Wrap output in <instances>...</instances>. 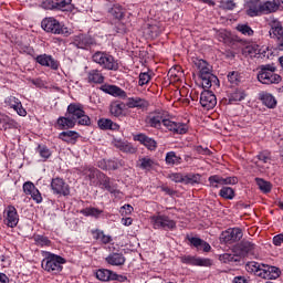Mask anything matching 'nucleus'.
Segmentation results:
<instances>
[{
  "label": "nucleus",
  "instance_id": "f257e3e1",
  "mask_svg": "<svg viewBox=\"0 0 283 283\" xmlns=\"http://www.w3.org/2000/svg\"><path fill=\"white\" fill-rule=\"evenodd\" d=\"M193 63L199 70L203 90H209L212 85L220 87V80H218V76L211 73V65H209L207 61L196 59Z\"/></svg>",
  "mask_w": 283,
  "mask_h": 283
},
{
  "label": "nucleus",
  "instance_id": "f03ea898",
  "mask_svg": "<svg viewBox=\"0 0 283 283\" xmlns=\"http://www.w3.org/2000/svg\"><path fill=\"white\" fill-rule=\"evenodd\" d=\"M275 66L271 64H265L260 66V71L256 75L259 83L263 85H277L282 82V76L275 73Z\"/></svg>",
  "mask_w": 283,
  "mask_h": 283
},
{
  "label": "nucleus",
  "instance_id": "7ed1b4c3",
  "mask_svg": "<svg viewBox=\"0 0 283 283\" xmlns=\"http://www.w3.org/2000/svg\"><path fill=\"white\" fill-rule=\"evenodd\" d=\"M93 63L101 65L103 70H108L111 72H118L119 65L118 61L114 59V55H111L107 52L97 51L92 55Z\"/></svg>",
  "mask_w": 283,
  "mask_h": 283
},
{
  "label": "nucleus",
  "instance_id": "20e7f679",
  "mask_svg": "<svg viewBox=\"0 0 283 283\" xmlns=\"http://www.w3.org/2000/svg\"><path fill=\"white\" fill-rule=\"evenodd\" d=\"M65 259L60 255L48 253V255L42 260V269L48 271V273H61L63 271V265L65 264Z\"/></svg>",
  "mask_w": 283,
  "mask_h": 283
},
{
  "label": "nucleus",
  "instance_id": "39448f33",
  "mask_svg": "<svg viewBox=\"0 0 283 283\" xmlns=\"http://www.w3.org/2000/svg\"><path fill=\"white\" fill-rule=\"evenodd\" d=\"M41 28L44 32H49L50 34H67V28L61 24L59 20L54 18H45L41 22Z\"/></svg>",
  "mask_w": 283,
  "mask_h": 283
},
{
  "label": "nucleus",
  "instance_id": "423d86ee",
  "mask_svg": "<svg viewBox=\"0 0 283 283\" xmlns=\"http://www.w3.org/2000/svg\"><path fill=\"white\" fill-rule=\"evenodd\" d=\"M150 222L154 229H169L170 231L176 229V222L168 216L157 212L150 217Z\"/></svg>",
  "mask_w": 283,
  "mask_h": 283
},
{
  "label": "nucleus",
  "instance_id": "0eeeda50",
  "mask_svg": "<svg viewBox=\"0 0 283 283\" xmlns=\"http://www.w3.org/2000/svg\"><path fill=\"white\" fill-rule=\"evenodd\" d=\"M242 235V229L231 228L221 233L220 242H223L224 244H233V242H240Z\"/></svg>",
  "mask_w": 283,
  "mask_h": 283
},
{
  "label": "nucleus",
  "instance_id": "6e6552de",
  "mask_svg": "<svg viewBox=\"0 0 283 283\" xmlns=\"http://www.w3.org/2000/svg\"><path fill=\"white\" fill-rule=\"evenodd\" d=\"M208 182L212 189H220L224 185H238V177L223 178L220 175H212L208 178Z\"/></svg>",
  "mask_w": 283,
  "mask_h": 283
},
{
  "label": "nucleus",
  "instance_id": "1a4fd4ad",
  "mask_svg": "<svg viewBox=\"0 0 283 283\" xmlns=\"http://www.w3.org/2000/svg\"><path fill=\"white\" fill-rule=\"evenodd\" d=\"M271 39H276V48L280 52H283V27L280 22H272L270 29Z\"/></svg>",
  "mask_w": 283,
  "mask_h": 283
},
{
  "label": "nucleus",
  "instance_id": "9d476101",
  "mask_svg": "<svg viewBox=\"0 0 283 283\" xmlns=\"http://www.w3.org/2000/svg\"><path fill=\"white\" fill-rule=\"evenodd\" d=\"M163 125L166 127V129H168V132H172V134L182 135L189 132V126L185 123L174 122L165 118L163 119Z\"/></svg>",
  "mask_w": 283,
  "mask_h": 283
},
{
  "label": "nucleus",
  "instance_id": "9b49d317",
  "mask_svg": "<svg viewBox=\"0 0 283 283\" xmlns=\"http://www.w3.org/2000/svg\"><path fill=\"white\" fill-rule=\"evenodd\" d=\"M51 189L56 196H70V185L62 178H54L51 181Z\"/></svg>",
  "mask_w": 283,
  "mask_h": 283
},
{
  "label": "nucleus",
  "instance_id": "f8f14e48",
  "mask_svg": "<svg viewBox=\"0 0 283 283\" xmlns=\"http://www.w3.org/2000/svg\"><path fill=\"white\" fill-rule=\"evenodd\" d=\"M180 262L182 264H189L190 266H211V264H213L211 259L197 258L193 255H182L180 256Z\"/></svg>",
  "mask_w": 283,
  "mask_h": 283
},
{
  "label": "nucleus",
  "instance_id": "ddd939ff",
  "mask_svg": "<svg viewBox=\"0 0 283 283\" xmlns=\"http://www.w3.org/2000/svg\"><path fill=\"white\" fill-rule=\"evenodd\" d=\"M200 105L206 109H213V107L218 105V98L216 97V94L209 90H203L200 95Z\"/></svg>",
  "mask_w": 283,
  "mask_h": 283
},
{
  "label": "nucleus",
  "instance_id": "4468645a",
  "mask_svg": "<svg viewBox=\"0 0 283 283\" xmlns=\"http://www.w3.org/2000/svg\"><path fill=\"white\" fill-rule=\"evenodd\" d=\"M189 242V247L196 249L197 251H203V253H209L211 251V244L209 242L198 238V237H186Z\"/></svg>",
  "mask_w": 283,
  "mask_h": 283
},
{
  "label": "nucleus",
  "instance_id": "2eb2a0df",
  "mask_svg": "<svg viewBox=\"0 0 283 283\" xmlns=\"http://www.w3.org/2000/svg\"><path fill=\"white\" fill-rule=\"evenodd\" d=\"M35 62L39 63V65H42V67H50V70H59L61 66V63H59L57 60L48 54L38 55Z\"/></svg>",
  "mask_w": 283,
  "mask_h": 283
},
{
  "label": "nucleus",
  "instance_id": "dca6fc26",
  "mask_svg": "<svg viewBox=\"0 0 283 283\" xmlns=\"http://www.w3.org/2000/svg\"><path fill=\"white\" fill-rule=\"evenodd\" d=\"M280 275H282L280 268L266 264H263L262 272L259 273V277L262 280H277Z\"/></svg>",
  "mask_w": 283,
  "mask_h": 283
},
{
  "label": "nucleus",
  "instance_id": "f3484780",
  "mask_svg": "<svg viewBox=\"0 0 283 283\" xmlns=\"http://www.w3.org/2000/svg\"><path fill=\"white\" fill-rule=\"evenodd\" d=\"M163 120H165V112L163 111H156L146 117V124L154 129H160Z\"/></svg>",
  "mask_w": 283,
  "mask_h": 283
},
{
  "label": "nucleus",
  "instance_id": "a211bd4d",
  "mask_svg": "<svg viewBox=\"0 0 283 283\" xmlns=\"http://www.w3.org/2000/svg\"><path fill=\"white\" fill-rule=\"evenodd\" d=\"M74 45L80 50H87L91 45H96V40L92 35L80 34L75 36Z\"/></svg>",
  "mask_w": 283,
  "mask_h": 283
},
{
  "label": "nucleus",
  "instance_id": "6ab92c4d",
  "mask_svg": "<svg viewBox=\"0 0 283 283\" xmlns=\"http://www.w3.org/2000/svg\"><path fill=\"white\" fill-rule=\"evenodd\" d=\"M102 92L105 94H109L111 96H118L119 98H127V93L123 91V88L116 85L104 84L99 87Z\"/></svg>",
  "mask_w": 283,
  "mask_h": 283
},
{
  "label": "nucleus",
  "instance_id": "aec40b11",
  "mask_svg": "<svg viewBox=\"0 0 283 283\" xmlns=\"http://www.w3.org/2000/svg\"><path fill=\"white\" fill-rule=\"evenodd\" d=\"M113 145L116 147V149L123 151V154H136L137 151L136 147H134V145L127 140L114 139Z\"/></svg>",
  "mask_w": 283,
  "mask_h": 283
},
{
  "label": "nucleus",
  "instance_id": "412c9836",
  "mask_svg": "<svg viewBox=\"0 0 283 283\" xmlns=\"http://www.w3.org/2000/svg\"><path fill=\"white\" fill-rule=\"evenodd\" d=\"M7 227L14 229L19 224V213L17 212V208L14 206H8L7 210Z\"/></svg>",
  "mask_w": 283,
  "mask_h": 283
},
{
  "label": "nucleus",
  "instance_id": "4be33fe9",
  "mask_svg": "<svg viewBox=\"0 0 283 283\" xmlns=\"http://www.w3.org/2000/svg\"><path fill=\"white\" fill-rule=\"evenodd\" d=\"M99 185L108 191V193H120V190H118V186L115 184H112L109 177H107L105 174L99 172Z\"/></svg>",
  "mask_w": 283,
  "mask_h": 283
},
{
  "label": "nucleus",
  "instance_id": "5701e85b",
  "mask_svg": "<svg viewBox=\"0 0 283 283\" xmlns=\"http://www.w3.org/2000/svg\"><path fill=\"white\" fill-rule=\"evenodd\" d=\"M105 262L111 264V266H123L126 262V259L123 253L113 252L105 258Z\"/></svg>",
  "mask_w": 283,
  "mask_h": 283
},
{
  "label": "nucleus",
  "instance_id": "b1692460",
  "mask_svg": "<svg viewBox=\"0 0 283 283\" xmlns=\"http://www.w3.org/2000/svg\"><path fill=\"white\" fill-rule=\"evenodd\" d=\"M248 17H260L262 14V2L260 0H250L247 9Z\"/></svg>",
  "mask_w": 283,
  "mask_h": 283
},
{
  "label": "nucleus",
  "instance_id": "393cba45",
  "mask_svg": "<svg viewBox=\"0 0 283 283\" xmlns=\"http://www.w3.org/2000/svg\"><path fill=\"white\" fill-rule=\"evenodd\" d=\"M67 114L76 123L85 114V111L81 104H70L67 106Z\"/></svg>",
  "mask_w": 283,
  "mask_h": 283
},
{
  "label": "nucleus",
  "instance_id": "a878e982",
  "mask_svg": "<svg viewBox=\"0 0 283 283\" xmlns=\"http://www.w3.org/2000/svg\"><path fill=\"white\" fill-rule=\"evenodd\" d=\"M88 83H94L95 85H103L105 83V76L98 69L88 71L87 73Z\"/></svg>",
  "mask_w": 283,
  "mask_h": 283
},
{
  "label": "nucleus",
  "instance_id": "bb28decb",
  "mask_svg": "<svg viewBox=\"0 0 283 283\" xmlns=\"http://www.w3.org/2000/svg\"><path fill=\"white\" fill-rule=\"evenodd\" d=\"M7 103L19 114V116H27L28 112L25 108H23V104H21V101L14 96H10L7 99Z\"/></svg>",
  "mask_w": 283,
  "mask_h": 283
},
{
  "label": "nucleus",
  "instance_id": "cd10ccee",
  "mask_svg": "<svg viewBox=\"0 0 283 283\" xmlns=\"http://www.w3.org/2000/svg\"><path fill=\"white\" fill-rule=\"evenodd\" d=\"M136 140H138V143H140L142 145H145L149 149V151H156V148L158 147L156 139L145 134L137 135Z\"/></svg>",
  "mask_w": 283,
  "mask_h": 283
},
{
  "label": "nucleus",
  "instance_id": "c85d7f7f",
  "mask_svg": "<svg viewBox=\"0 0 283 283\" xmlns=\"http://www.w3.org/2000/svg\"><path fill=\"white\" fill-rule=\"evenodd\" d=\"M259 98L269 109H275L277 107V99L271 93H260Z\"/></svg>",
  "mask_w": 283,
  "mask_h": 283
},
{
  "label": "nucleus",
  "instance_id": "c756f323",
  "mask_svg": "<svg viewBox=\"0 0 283 283\" xmlns=\"http://www.w3.org/2000/svg\"><path fill=\"white\" fill-rule=\"evenodd\" d=\"M255 243L253 241H249L243 239L240 243H238L237 249L241 252V255H248V253H253L255 251Z\"/></svg>",
  "mask_w": 283,
  "mask_h": 283
},
{
  "label": "nucleus",
  "instance_id": "7c9ffc66",
  "mask_svg": "<svg viewBox=\"0 0 283 283\" xmlns=\"http://www.w3.org/2000/svg\"><path fill=\"white\" fill-rule=\"evenodd\" d=\"M59 138L70 145H76V140H78V133L75 130L62 132L59 134Z\"/></svg>",
  "mask_w": 283,
  "mask_h": 283
},
{
  "label": "nucleus",
  "instance_id": "2f4dec72",
  "mask_svg": "<svg viewBox=\"0 0 283 283\" xmlns=\"http://www.w3.org/2000/svg\"><path fill=\"white\" fill-rule=\"evenodd\" d=\"M97 125L99 129L104 130L111 129L112 132H118L120 129V125L114 123L109 118H99Z\"/></svg>",
  "mask_w": 283,
  "mask_h": 283
},
{
  "label": "nucleus",
  "instance_id": "473e14b6",
  "mask_svg": "<svg viewBox=\"0 0 283 283\" xmlns=\"http://www.w3.org/2000/svg\"><path fill=\"white\" fill-rule=\"evenodd\" d=\"M127 106L130 109H134L135 107H137L138 109H146V107H149V102L140 97H130L128 98Z\"/></svg>",
  "mask_w": 283,
  "mask_h": 283
},
{
  "label": "nucleus",
  "instance_id": "72a5a7b5",
  "mask_svg": "<svg viewBox=\"0 0 283 283\" xmlns=\"http://www.w3.org/2000/svg\"><path fill=\"white\" fill-rule=\"evenodd\" d=\"M126 107L127 105L125 103L116 101L111 103L109 112L112 116H115L116 118H118L123 116Z\"/></svg>",
  "mask_w": 283,
  "mask_h": 283
},
{
  "label": "nucleus",
  "instance_id": "f704fd0d",
  "mask_svg": "<svg viewBox=\"0 0 283 283\" xmlns=\"http://www.w3.org/2000/svg\"><path fill=\"white\" fill-rule=\"evenodd\" d=\"M107 11L111 17H114V19H117L118 21L125 19V9L118 3L113 4Z\"/></svg>",
  "mask_w": 283,
  "mask_h": 283
},
{
  "label": "nucleus",
  "instance_id": "c9c22d12",
  "mask_svg": "<svg viewBox=\"0 0 283 283\" xmlns=\"http://www.w3.org/2000/svg\"><path fill=\"white\" fill-rule=\"evenodd\" d=\"M101 169L104 170H113L116 171V169H120V167H125V161L123 159H116V160H106L104 161V166H99Z\"/></svg>",
  "mask_w": 283,
  "mask_h": 283
},
{
  "label": "nucleus",
  "instance_id": "e433bc0d",
  "mask_svg": "<svg viewBox=\"0 0 283 283\" xmlns=\"http://www.w3.org/2000/svg\"><path fill=\"white\" fill-rule=\"evenodd\" d=\"M80 213L82 216H85V218H95V220H98V218H101V214L103 213V210L94 207H87L80 210Z\"/></svg>",
  "mask_w": 283,
  "mask_h": 283
},
{
  "label": "nucleus",
  "instance_id": "4c0bfd02",
  "mask_svg": "<svg viewBox=\"0 0 283 283\" xmlns=\"http://www.w3.org/2000/svg\"><path fill=\"white\" fill-rule=\"evenodd\" d=\"M114 275V271L107 269H99L95 272L96 280L99 282H112V276Z\"/></svg>",
  "mask_w": 283,
  "mask_h": 283
},
{
  "label": "nucleus",
  "instance_id": "58836bf2",
  "mask_svg": "<svg viewBox=\"0 0 283 283\" xmlns=\"http://www.w3.org/2000/svg\"><path fill=\"white\" fill-rule=\"evenodd\" d=\"M75 125H76V122L72 119L71 116L57 118L59 129H73Z\"/></svg>",
  "mask_w": 283,
  "mask_h": 283
},
{
  "label": "nucleus",
  "instance_id": "ea45409f",
  "mask_svg": "<svg viewBox=\"0 0 283 283\" xmlns=\"http://www.w3.org/2000/svg\"><path fill=\"white\" fill-rule=\"evenodd\" d=\"M263 266V263L250 261L245 264V271H248V273H254V275H258V277H260V273H262Z\"/></svg>",
  "mask_w": 283,
  "mask_h": 283
},
{
  "label": "nucleus",
  "instance_id": "a19ab883",
  "mask_svg": "<svg viewBox=\"0 0 283 283\" xmlns=\"http://www.w3.org/2000/svg\"><path fill=\"white\" fill-rule=\"evenodd\" d=\"M202 180V175L189 172L184 176V185H200Z\"/></svg>",
  "mask_w": 283,
  "mask_h": 283
},
{
  "label": "nucleus",
  "instance_id": "79ce46f5",
  "mask_svg": "<svg viewBox=\"0 0 283 283\" xmlns=\"http://www.w3.org/2000/svg\"><path fill=\"white\" fill-rule=\"evenodd\" d=\"M74 6L72 0H55V10H62V12H72Z\"/></svg>",
  "mask_w": 283,
  "mask_h": 283
},
{
  "label": "nucleus",
  "instance_id": "37998d69",
  "mask_svg": "<svg viewBox=\"0 0 283 283\" xmlns=\"http://www.w3.org/2000/svg\"><path fill=\"white\" fill-rule=\"evenodd\" d=\"M255 182L262 193H271V189H273L271 181H266L260 177H256Z\"/></svg>",
  "mask_w": 283,
  "mask_h": 283
},
{
  "label": "nucleus",
  "instance_id": "c03bdc74",
  "mask_svg": "<svg viewBox=\"0 0 283 283\" xmlns=\"http://www.w3.org/2000/svg\"><path fill=\"white\" fill-rule=\"evenodd\" d=\"M280 10L277 8V4H275L274 0L273 1H266L265 3H262L261 6V13L265 14H271V12H277Z\"/></svg>",
  "mask_w": 283,
  "mask_h": 283
},
{
  "label": "nucleus",
  "instance_id": "a18cd8bd",
  "mask_svg": "<svg viewBox=\"0 0 283 283\" xmlns=\"http://www.w3.org/2000/svg\"><path fill=\"white\" fill-rule=\"evenodd\" d=\"M138 167L139 169H144L145 171H151V169L154 168V159L149 157H143L142 159H139Z\"/></svg>",
  "mask_w": 283,
  "mask_h": 283
},
{
  "label": "nucleus",
  "instance_id": "49530a36",
  "mask_svg": "<svg viewBox=\"0 0 283 283\" xmlns=\"http://www.w3.org/2000/svg\"><path fill=\"white\" fill-rule=\"evenodd\" d=\"M247 98V94L243 91L237 90L229 96V103H240V101H244Z\"/></svg>",
  "mask_w": 283,
  "mask_h": 283
},
{
  "label": "nucleus",
  "instance_id": "de8ad7c7",
  "mask_svg": "<svg viewBox=\"0 0 283 283\" xmlns=\"http://www.w3.org/2000/svg\"><path fill=\"white\" fill-rule=\"evenodd\" d=\"M219 196H221V198H224V200H233V198H235V191L231 187H223L219 191Z\"/></svg>",
  "mask_w": 283,
  "mask_h": 283
},
{
  "label": "nucleus",
  "instance_id": "09e8293b",
  "mask_svg": "<svg viewBox=\"0 0 283 283\" xmlns=\"http://www.w3.org/2000/svg\"><path fill=\"white\" fill-rule=\"evenodd\" d=\"M182 158L178 157L175 151L166 154V165H180Z\"/></svg>",
  "mask_w": 283,
  "mask_h": 283
},
{
  "label": "nucleus",
  "instance_id": "8fccbe9b",
  "mask_svg": "<svg viewBox=\"0 0 283 283\" xmlns=\"http://www.w3.org/2000/svg\"><path fill=\"white\" fill-rule=\"evenodd\" d=\"M228 81L232 85H238L239 83L242 82V75H240V72L238 71H232L228 73Z\"/></svg>",
  "mask_w": 283,
  "mask_h": 283
},
{
  "label": "nucleus",
  "instance_id": "3c124183",
  "mask_svg": "<svg viewBox=\"0 0 283 283\" xmlns=\"http://www.w3.org/2000/svg\"><path fill=\"white\" fill-rule=\"evenodd\" d=\"M146 33L149 34L151 39H156L157 36H160V28H158L156 24H148Z\"/></svg>",
  "mask_w": 283,
  "mask_h": 283
},
{
  "label": "nucleus",
  "instance_id": "603ef678",
  "mask_svg": "<svg viewBox=\"0 0 283 283\" xmlns=\"http://www.w3.org/2000/svg\"><path fill=\"white\" fill-rule=\"evenodd\" d=\"M34 241L39 247H50L52 244V241L48 237L41 234L35 235Z\"/></svg>",
  "mask_w": 283,
  "mask_h": 283
},
{
  "label": "nucleus",
  "instance_id": "864d4df0",
  "mask_svg": "<svg viewBox=\"0 0 283 283\" xmlns=\"http://www.w3.org/2000/svg\"><path fill=\"white\" fill-rule=\"evenodd\" d=\"M244 54H248V56H251V59L258 56L260 54V49L256 45H248L244 49Z\"/></svg>",
  "mask_w": 283,
  "mask_h": 283
},
{
  "label": "nucleus",
  "instance_id": "5fc2aeb1",
  "mask_svg": "<svg viewBox=\"0 0 283 283\" xmlns=\"http://www.w3.org/2000/svg\"><path fill=\"white\" fill-rule=\"evenodd\" d=\"M237 30L238 32H241V34H244V36H253V29L248 24H239Z\"/></svg>",
  "mask_w": 283,
  "mask_h": 283
},
{
  "label": "nucleus",
  "instance_id": "6e6d98bb",
  "mask_svg": "<svg viewBox=\"0 0 283 283\" xmlns=\"http://www.w3.org/2000/svg\"><path fill=\"white\" fill-rule=\"evenodd\" d=\"M38 151L41 156V158H44L45 160H48V158H50V156H52V151H50V148H48V146L43 145H39L38 146Z\"/></svg>",
  "mask_w": 283,
  "mask_h": 283
},
{
  "label": "nucleus",
  "instance_id": "4d7b16f0",
  "mask_svg": "<svg viewBox=\"0 0 283 283\" xmlns=\"http://www.w3.org/2000/svg\"><path fill=\"white\" fill-rule=\"evenodd\" d=\"M168 178L172 181V182H181L185 184V175L180 174V172H171L168 175Z\"/></svg>",
  "mask_w": 283,
  "mask_h": 283
},
{
  "label": "nucleus",
  "instance_id": "13d9d810",
  "mask_svg": "<svg viewBox=\"0 0 283 283\" xmlns=\"http://www.w3.org/2000/svg\"><path fill=\"white\" fill-rule=\"evenodd\" d=\"M85 176L88 177V180H94V178H96V176H98V178H101V171H98V169H96V168H88L85 170Z\"/></svg>",
  "mask_w": 283,
  "mask_h": 283
},
{
  "label": "nucleus",
  "instance_id": "bf43d9fd",
  "mask_svg": "<svg viewBox=\"0 0 283 283\" xmlns=\"http://www.w3.org/2000/svg\"><path fill=\"white\" fill-rule=\"evenodd\" d=\"M41 7L44 10H56V2L55 0H43Z\"/></svg>",
  "mask_w": 283,
  "mask_h": 283
},
{
  "label": "nucleus",
  "instance_id": "052dcab7",
  "mask_svg": "<svg viewBox=\"0 0 283 283\" xmlns=\"http://www.w3.org/2000/svg\"><path fill=\"white\" fill-rule=\"evenodd\" d=\"M149 81H151V76L149 75V73H140L139 74L138 85L140 87H143V85H147V83H149Z\"/></svg>",
  "mask_w": 283,
  "mask_h": 283
},
{
  "label": "nucleus",
  "instance_id": "680f3d73",
  "mask_svg": "<svg viewBox=\"0 0 283 283\" xmlns=\"http://www.w3.org/2000/svg\"><path fill=\"white\" fill-rule=\"evenodd\" d=\"M77 123L78 125H84L86 127H90V125H92V119L90 118V116L85 115V112L83 113V115L77 118Z\"/></svg>",
  "mask_w": 283,
  "mask_h": 283
},
{
  "label": "nucleus",
  "instance_id": "e2e57ef3",
  "mask_svg": "<svg viewBox=\"0 0 283 283\" xmlns=\"http://www.w3.org/2000/svg\"><path fill=\"white\" fill-rule=\"evenodd\" d=\"M31 196V198L38 203L40 205V202H43V197L41 196V191H39V189H33L32 192L29 195Z\"/></svg>",
  "mask_w": 283,
  "mask_h": 283
},
{
  "label": "nucleus",
  "instance_id": "0e129e2a",
  "mask_svg": "<svg viewBox=\"0 0 283 283\" xmlns=\"http://www.w3.org/2000/svg\"><path fill=\"white\" fill-rule=\"evenodd\" d=\"M134 211V207H132V205H124L120 210L119 213L125 217V216H132Z\"/></svg>",
  "mask_w": 283,
  "mask_h": 283
},
{
  "label": "nucleus",
  "instance_id": "69168bd1",
  "mask_svg": "<svg viewBox=\"0 0 283 283\" xmlns=\"http://www.w3.org/2000/svg\"><path fill=\"white\" fill-rule=\"evenodd\" d=\"M36 186L32 181H27L23 184V191L27 196H30L32 193V190H34Z\"/></svg>",
  "mask_w": 283,
  "mask_h": 283
},
{
  "label": "nucleus",
  "instance_id": "338daca9",
  "mask_svg": "<svg viewBox=\"0 0 283 283\" xmlns=\"http://www.w3.org/2000/svg\"><path fill=\"white\" fill-rule=\"evenodd\" d=\"M256 158L258 160H261V163H269V160H271V154L269 151H262Z\"/></svg>",
  "mask_w": 283,
  "mask_h": 283
},
{
  "label": "nucleus",
  "instance_id": "774afa93",
  "mask_svg": "<svg viewBox=\"0 0 283 283\" xmlns=\"http://www.w3.org/2000/svg\"><path fill=\"white\" fill-rule=\"evenodd\" d=\"M112 282H127V276L113 272Z\"/></svg>",
  "mask_w": 283,
  "mask_h": 283
}]
</instances>
